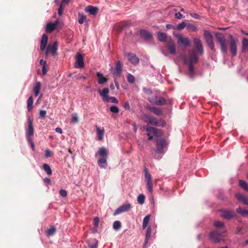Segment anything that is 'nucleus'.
Returning <instances> with one entry per match:
<instances>
[{
    "label": "nucleus",
    "instance_id": "nucleus-1",
    "mask_svg": "<svg viewBox=\"0 0 248 248\" xmlns=\"http://www.w3.org/2000/svg\"><path fill=\"white\" fill-rule=\"evenodd\" d=\"M141 119L146 123H149L155 126L164 127L166 124V122L163 119L158 120L151 115L144 114L142 115Z\"/></svg>",
    "mask_w": 248,
    "mask_h": 248
},
{
    "label": "nucleus",
    "instance_id": "nucleus-2",
    "mask_svg": "<svg viewBox=\"0 0 248 248\" xmlns=\"http://www.w3.org/2000/svg\"><path fill=\"white\" fill-rule=\"evenodd\" d=\"M97 155L101 158L98 160L97 164L101 168H105L107 165V157L108 155V152L105 148H101L99 149Z\"/></svg>",
    "mask_w": 248,
    "mask_h": 248
},
{
    "label": "nucleus",
    "instance_id": "nucleus-3",
    "mask_svg": "<svg viewBox=\"0 0 248 248\" xmlns=\"http://www.w3.org/2000/svg\"><path fill=\"white\" fill-rule=\"evenodd\" d=\"M225 232H220L218 230L212 231L209 234L210 239L214 243H218L221 242H224Z\"/></svg>",
    "mask_w": 248,
    "mask_h": 248
},
{
    "label": "nucleus",
    "instance_id": "nucleus-4",
    "mask_svg": "<svg viewBox=\"0 0 248 248\" xmlns=\"http://www.w3.org/2000/svg\"><path fill=\"white\" fill-rule=\"evenodd\" d=\"M169 142L165 139L159 138L156 140L155 152L158 154H164V150L167 148Z\"/></svg>",
    "mask_w": 248,
    "mask_h": 248
},
{
    "label": "nucleus",
    "instance_id": "nucleus-5",
    "mask_svg": "<svg viewBox=\"0 0 248 248\" xmlns=\"http://www.w3.org/2000/svg\"><path fill=\"white\" fill-rule=\"evenodd\" d=\"M216 38L220 46L221 51L225 53L227 50L226 40L224 35L221 33H217L215 34Z\"/></svg>",
    "mask_w": 248,
    "mask_h": 248
},
{
    "label": "nucleus",
    "instance_id": "nucleus-6",
    "mask_svg": "<svg viewBox=\"0 0 248 248\" xmlns=\"http://www.w3.org/2000/svg\"><path fill=\"white\" fill-rule=\"evenodd\" d=\"M220 217L227 220H231L237 216L236 213L233 210L222 209L220 210Z\"/></svg>",
    "mask_w": 248,
    "mask_h": 248
},
{
    "label": "nucleus",
    "instance_id": "nucleus-7",
    "mask_svg": "<svg viewBox=\"0 0 248 248\" xmlns=\"http://www.w3.org/2000/svg\"><path fill=\"white\" fill-rule=\"evenodd\" d=\"M176 37L177 38V44L180 46L187 47L190 46V41L187 37H184L182 34H177Z\"/></svg>",
    "mask_w": 248,
    "mask_h": 248
},
{
    "label": "nucleus",
    "instance_id": "nucleus-8",
    "mask_svg": "<svg viewBox=\"0 0 248 248\" xmlns=\"http://www.w3.org/2000/svg\"><path fill=\"white\" fill-rule=\"evenodd\" d=\"M204 37L209 47L212 50H214L215 44L213 42V38L210 31L207 30H205L204 31Z\"/></svg>",
    "mask_w": 248,
    "mask_h": 248
},
{
    "label": "nucleus",
    "instance_id": "nucleus-9",
    "mask_svg": "<svg viewBox=\"0 0 248 248\" xmlns=\"http://www.w3.org/2000/svg\"><path fill=\"white\" fill-rule=\"evenodd\" d=\"M58 49V45L57 42H55L53 45H49L46 48V55H51L55 57L57 55Z\"/></svg>",
    "mask_w": 248,
    "mask_h": 248
},
{
    "label": "nucleus",
    "instance_id": "nucleus-10",
    "mask_svg": "<svg viewBox=\"0 0 248 248\" xmlns=\"http://www.w3.org/2000/svg\"><path fill=\"white\" fill-rule=\"evenodd\" d=\"M145 178L147 182V187L150 193L153 192V181L151 175L149 173L147 168L144 169Z\"/></svg>",
    "mask_w": 248,
    "mask_h": 248
},
{
    "label": "nucleus",
    "instance_id": "nucleus-11",
    "mask_svg": "<svg viewBox=\"0 0 248 248\" xmlns=\"http://www.w3.org/2000/svg\"><path fill=\"white\" fill-rule=\"evenodd\" d=\"M150 102L157 105L163 106L166 104L167 101L161 96H154L148 99Z\"/></svg>",
    "mask_w": 248,
    "mask_h": 248
},
{
    "label": "nucleus",
    "instance_id": "nucleus-12",
    "mask_svg": "<svg viewBox=\"0 0 248 248\" xmlns=\"http://www.w3.org/2000/svg\"><path fill=\"white\" fill-rule=\"evenodd\" d=\"M193 43L198 54L201 56L202 55L204 51L201 40L199 38H194Z\"/></svg>",
    "mask_w": 248,
    "mask_h": 248
},
{
    "label": "nucleus",
    "instance_id": "nucleus-13",
    "mask_svg": "<svg viewBox=\"0 0 248 248\" xmlns=\"http://www.w3.org/2000/svg\"><path fill=\"white\" fill-rule=\"evenodd\" d=\"M132 208V205L130 203H126L123 204L118 207L114 213V215H119L123 212H125L129 211Z\"/></svg>",
    "mask_w": 248,
    "mask_h": 248
},
{
    "label": "nucleus",
    "instance_id": "nucleus-14",
    "mask_svg": "<svg viewBox=\"0 0 248 248\" xmlns=\"http://www.w3.org/2000/svg\"><path fill=\"white\" fill-rule=\"evenodd\" d=\"M230 47L232 55L233 57L235 56L237 54V45L235 40L232 35L230 36Z\"/></svg>",
    "mask_w": 248,
    "mask_h": 248
},
{
    "label": "nucleus",
    "instance_id": "nucleus-15",
    "mask_svg": "<svg viewBox=\"0 0 248 248\" xmlns=\"http://www.w3.org/2000/svg\"><path fill=\"white\" fill-rule=\"evenodd\" d=\"M146 130L149 132V134H153L156 137H161L163 135V133L162 130L157 129L154 127L147 126Z\"/></svg>",
    "mask_w": 248,
    "mask_h": 248
},
{
    "label": "nucleus",
    "instance_id": "nucleus-16",
    "mask_svg": "<svg viewBox=\"0 0 248 248\" xmlns=\"http://www.w3.org/2000/svg\"><path fill=\"white\" fill-rule=\"evenodd\" d=\"M28 128L26 132L27 137H31L33 135L34 129L33 127V120L30 117L28 118Z\"/></svg>",
    "mask_w": 248,
    "mask_h": 248
},
{
    "label": "nucleus",
    "instance_id": "nucleus-17",
    "mask_svg": "<svg viewBox=\"0 0 248 248\" xmlns=\"http://www.w3.org/2000/svg\"><path fill=\"white\" fill-rule=\"evenodd\" d=\"M167 48L170 54L174 55L176 53V46L174 41L171 39H169L167 43Z\"/></svg>",
    "mask_w": 248,
    "mask_h": 248
},
{
    "label": "nucleus",
    "instance_id": "nucleus-18",
    "mask_svg": "<svg viewBox=\"0 0 248 248\" xmlns=\"http://www.w3.org/2000/svg\"><path fill=\"white\" fill-rule=\"evenodd\" d=\"M85 11L89 13L91 15L95 16L98 12V8L92 5H89L85 8Z\"/></svg>",
    "mask_w": 248,
    "mask_h": 248
},
{
    "label": "nucleus",
    "instance_id": "nucleus-19",
    "mask_svg": "<svg viewBox=\"0 0 248 248\" xmlns=\"http://www.w3.org/2000/svg\"><path fill=\"white\" fill-rule=\"evenodd\" d=\"M59 23L58 20H56L54 23L49 22L46 25V30L47 32H51L56 28Z\"/></svg>",
    "mask_w": 248,
    "mask_h": 248
},
{
    "label": "nucleus",
    "instance_id": "nucleus-20",
    "mask_svg": "<svg viewBox=\"0 0 248 248\" xmlns=\"http://www.w3.org/2000/svg\"><path fill=\"white\" fill-rule=\"evenodd\" d=\"M48 41V37L45 33L43 34L40 42V48L41 50L44 51Z\"/></svg>",
    "mask_w": 248,
    "mask_h": 248
},
{
    "label": "nucleus",
    "instance_id": "nucleus-21",
    "mask_svg": "<svg viewBox=\"0 0 248 248\" xmlns=\"http://www.w3.org/2000/svg\"><path fill=\"white\" fill-rule=\"evenodd\" d=\"M140 35L145 40H150L152 38V34L149 31L145 30H141L140 31Z\"/></svg>",
    "mask_w": 248,
    "mask_h": 248
},
{
    "label": "nucleus",
    "instance_id": "nucleus-22",
    "mask_svg": "<svg viewBox=\"0 0 248 248\" xmlns=\"http://www.w3.org/2000/svg\"><path fill=\"white\" fill-rule=\"evenodd\" d=\"M235 197L238 201L243 202L244 204L248 205V198L243 194L238 193L236 194Z\"/></svg>",
    "mask_w": 248,
    "mask_h": 248
},
{
    "label": "nucleus",
    "instance_id": "nucleus-23",
    "mask_svg": "<svg viewBox=\"0 0 248 248\" xmlns=\"http://www.w3.org/2000/svg\"><path fill=\"white\" fill-rule=\"evenodd\" d=\"M127 57L128 60L130 62H139V59L136 55L134 53H130L126 55Z\"/></svg>",
    "mask_w": 248,
    "mask_h": 248
},
{
    "label": "nucleus",
    "instance_id": "nucleus-24",
    "mask_svg": "<svg viewBox=\"0 0 248 248\" xmlns=\"http://www.w3.org/2000/svg\"><path fill=\"white\" fill-rule=\"evenodd\" d=\"M152 232V228L151 226H149L147 228V232L145 235V239L144 241V243L143 244L144 248H145L146 245L147 244L148 242V240L151 236Z\"/></svg>",
    "mask_w": 248,
    "mask_h": 248
},
{
    "label": "nucleus",
    "instance_id": "nucleus-25",
    "mask_svg": "<svg viewBox=\"0 0 248 248\" xmlns=\"http://www.w3.org/2000/svg\"><path fill=\"white\" fill-rule=\"evenodd\" d=\"M198 57L195 50H193L190 54L189 62H198Z\"/></svg>",
    "mask_w": 248,
    "mask_h": 248
},
{
    "label": "nucleus",
    "instance_id": "nucleus-26",
    "mask_svg": "<svg viewBox=\"0 0 248 248\" xmlns=\"http://www.w3.org/2000/svg\"><path fill=\"white\" fill-rule=\"evenodd\" d=\"M109 92V90L108 88H104L102 91H99L100 95L103 97V100L104 101L108 97V94Z\"/></svg>",
    "mask_w": 248,
    "mask_h": 248
},
{
    "label": "nucleus",
    "instance_id": "nucleus-27",
    "mask_svg": "<svg viewBox=\"0 0 248 248\" xmlns=\"http://www.w3.org/2000/svg\"><path fill=\"white\" fill-rule=\"evenodd\" d=\"M97 77L98 78V82L99 84H103L106 83L108 80V79L104 77L100 72L97 73Z\"/></svg>",
    "mask_w": 248,
    "mask_h": 248
},
{
    "label": "nucleus",
    "instance_id": "nucleus-28",
    "mask_svg": "<svg viewBox=\"0 0 248 248\" xmlns=\"http://www.w3.org/2000/svg\"><path fill=\"white\" fill-rule=\"evenodd\" d=\"M149 109L152 111L155 114L157 115V116H160L162 115L163 114V112L159 108L154 107H150L149 108Z\"/></svg>",
    "mask_w": 248,
    "mask_h": 248
},
{
    "label": "nucleus",
    "instance_id": "nucleus-29",
    "mask_svg": "<svg viewBox=\"0 0 248 248\" xmlns=\"http://www.w3.org/2000/svg\"><path fill=\"white\" fill-rule=\"evenodd\" d=\"M157 35L159 41L165 42L167 41V35L165 33L159 32L157 33Z\"/></svg>",
    "mask_w": 248,
    "mask_h": 248
},
{
    "label": "nucleus",
    "instance_id": "nucleus-30",
    "mask_svg": "<svg viewBox=\"0 0 248 248\" xmlns=\"http://www.w3.org/2000/svg\"><path fill=\"white\" fill-rule=\"evenodd\" d=\"M41 87V84L40 82H37L33 87V91L34 93V95L37 96L40 93V89Z\"/></svg>",
    "mask_w": 248,
    "mask_h": 248
},
{
    "label": "nucleus",
    "instance_id": "nucleus-31",
    "mask_svg": "<svg viewBox=\"0 0 248 248\" xmlns=\"http://www.w3.org/2000/svg\"><path fill=\"white\" fill-rule=\"evenodd\" d=\"M122 70V65L121 63H117L116 68L114 70V74L117 76H120Z\"/></svg>",
    "mask_w": 248,
    "mask_h": 248
},
{
    "label": "nucleus",
    "instance_id": "nucleus-32",
    "mask_svg": "<svg viewBox=\"0 0 248 248\" xmlns=\"http://www.w3.org/2000/svg\"><path fill=\"white\" fill-rule=\"evenodd\" d=\"M237 213L243 217L248 216V210L238 207L236 210Z\"/></svg>",
    "mask_w": 248,
    "mask_h": 248
},
{
    "label": "nucleus",
    "instance_id": "nucleus-33",
    "mask_svg": "<svg viewBox=\"0 0 248 248\" xmlns=\"http://www.w3.org/2000/svg\"><path fill=\"white\" fill-rule=\"evenodd\" d=\"M96 131L98 140H103L104 134V129H101L99 127L96 126Z\"/></svg>",
    "mask_w": 248,
    "mask_h": 248
},
{
    "label": "nucleus",
    "instance_id": "nucleus-34",
    "mask_svg": "<svg viewBox=\"0 0 248 248\" xmlns=\"http://www.w3.org/2000/svg\"><path fill=\"white\" fill-rule=\"evenodd\" d=\"M33 100L32 96H30L27 100V109L30 112L32 110Z\"/></svg>",
    "mask_w": 248,
    "mask_h": 248
},
{
    "label": "nucleus",
    "instance_id": "nucleus-35",
    "mask_svg": "<svg viewBox=\"0 0 248 248\" xmlns=\"http://www.w3.org/2000/svg\"><path fill=\"white\" fill-rule=\"evenodd\" d=\"M41 65H42V75L43 76H45L47 71L48 70L49 67L47 65V63H40Z\"/></svg>",
    "mask_w": 248,
    "mask_h": 248
},
{
    "label": "nucleus",
    "instance_id": "nucleus-36",
    "mask_svg": "<svg viewBox=\"0 0 248 248\" xmlns=\"http://www.w3.org/2000/svg\"><path fill=\"white\" fill-rule=\"evenodd\" d=\"M43 168L44 169V170L46 172V173L50 175L51 174H52V170L50 167V166L47 164H46V163H45L44 164L43 166Z\"/></svg>",
    "mask_w": 248,
    "mask_h": 248
},
{
    "label": "nucleus",
    "instance_id": "nucleus-37",
    "mask_svg": "<svg viewBox=\"0 0 248 248\" xmlns=\"http://www.w3.org/2000/svg\"><path fill=\"white\" fill-rule=\"evenodd\" d=\"M150 217H151V215H148L144 217L143 220V223H142L143 229H145L147 227V226L149 222Z\"/></svg>",
    "mask_w": 248,
    "mask_h": 248
},
{
    "label": "nucleus",
    "instance_id": "nucleus-38",
    "mask_svg": "<svg viewBox=\"0 0 248 248\" xmlns=\"http://www.w3.org/2000/svg\"><path fill=\"white\" fill-rule=\"evenodd\" d=\"M188 67L189 70V75L190 77H192L194 75V66L193 63H188Z\"/></svg>",
    "mask_w": 248,
    "mask_h": 248
},
{
    "label": "nucleus",
    "instance_id": "nucleus-39",
    "mask_svg": "<svg viewBox=\"0 0 248 248\" xmlns=\"http://www.w3.org/2000/svg\"><path fill=\"white\" fill-rule=\"evenodd\" d=\"M239 184V186L245 190L248 191V185L246 181L244 180H240Z\"/></svg>",
    "mask_w": 248,
    "mask_h": 248
},
{
    "label": "nucleus",
    "instance_id": "nucleus-40",
    "mask_svg": "<svg viewBox=\"0 0 248 248\" xmlns=\"http://www.w3.org/2000/svg\"><path fill=\"white\" fill-rule=\"evenodd\" d=\"M56 232V229L54 227H51L46 231V234L48 236H52Z\"/></svg>",
    "mask_w": 248,
    "mask_h": 248
},
{
    "label": "nucleus",
    "instance_id": "nucleus-41",
    "mask_svg": "<svg viewBox=\"0 0 248 248\" xmlns=\"http://www.w3.org/2000/svg\"><path fill=\"white\" fill-rule=\"evenodd\" d=\"M86 18V16L84 15L79 14L78 16V23L80 24H83L84 20H85Z\"/></svg>",
    "mask_w": 248,
    "mask_h": 248
},
{
    "label": "nucleus",
    "instance_id": "nucleus-42",
    "mask_svg": "<svg viewBox=\"0 0 248 248\" xmlns=\"http://www.w3.org/2000/svg\"><path fill=\"white\" fill-rule=\"evenodd\" d=\"M104 101L108 102H110L113 103H118V100L115 97H113V96H108Z\"/></svg>",
    "mask_w": 248,
    "mask_h": 248
},
{
    "label": "nucleus",
    "instance_id": "nucleus-43",
    "mask_svg": "<svg viewBox=\"0 0 248 248\" xmlns=\"http://www.w3.org/2000/svg\"><path fill=\"white\" fill-rule=\"evenodd\" d=\"M121 227V223L119 221H115L113 224V228L115 230H118Z\"/></svg>",
    "mask_w": 248,
    "mask_h": 248
},
{
    "label": "nucleus",
    "instance_id": "nucleus-44",
    "mask_svg": "<svg viewBox=\"0 0 248 248\" xmlns=\"http://www.w3.org/2000/svg\"><path fill=\"white\" fill-rule=\"evenodd\" d=\"M75 62H83V56L82 54L78 53L75 56Z\"/></svg>",
    "mask_w": 248,
    "mask_h": 248
},
{
    "label": "nucleus",
    "instance_id": "nucleus-45",
    "mask_svg": "<svg viewBox=\"0 0 248 248\" xmlns=\"http://www.w3.org/2000/svg\"><path fill=\"white\" fill-rule=\"evenodd\" d=\"M145 198V197L143 194H140L138 197V202L140 204H143L144 202Z\"/></svg>",
    "mask_w": 248,
    "mask_h": 248
},
{
    "label": "nucleus",
    "instance_id": "nucleus-46",
    "mask_svg": "<svg viewBox=\"0 0 248 248\" xmlns=\"http://www.w3.org/2000/svg\"><path fill=\"white\" fill-rule=\"evenodd\" d=\"M127 81L129 83H134L135 82V78L132 74H129L127 77Z\"/></svg>",
    "mask_w": 248,
    "mask_h": 248
},
{
    "label": "nucleus",
    "instance_id": "nucleus-47",
    "mask_svg": "<svg viewBox=\"0 0 248 248\" xmlns=\"http://www.w3.org/2000/svg\"><path fill=\"white\" fill-rule=\"evenodd\" d=\"M214 226L216 228H221L224 226V223L220 221H215L214 222Z\"/></svg>",
    "mask_w": 248,
    "mask_h": 248
},
{
    "label": "nucleus",
    "instance_id": "nucleus-48",
    "mask_svg": "<svg viewBox=\"0 0 248 248\" xmlns=\"http://www.w3.org/2000/svg\"><path fill=\"white\" fill-rule=\"evenodd\" d=\"M71 122L74 123H78V118L76 113H73L72 114Z\"/></svg>",
    "mask_w": 248,
    "mask_h": 248
},
{
    "label": "nucleus",
    "instance_id": "nucleus-49",
    "mask_svg": "<svg viewBox=\"0 0 248 248\" xmlns=\"http://www.w3.org/2000/svg\"><path fill=\"white\" fill-rule=\"evenodd\" d=\"M99 218L97 217H95L93 218V222L94 224V226L95 229H97L98 227L99 223Z\"/></svg>",
    "mask_w": 248,
    "mask_h": 248
},
{
    "label": "nucleus",
    "instance_id": "nucleus-50",
    "mask_svg": "<svg viewBox=\"0 0 248 248\" xmlns=\"http://www.w3.org/2000/svg\"><path fill=\"white\" fill-rule=\"evenodd\" d=\"M186 27L189 30L192 31H196L197 30V28L191 23L186 24Z\"/></svg>",
    "mask_w": 248,
    "mask_h": 248
},
{
    "label": "nucleus",
    "instance_id": "nucleus-51",
    "mask_svg": "<svg viewBox=\"0 0 248 248\" xmlns=\"http://www.w3.org/2000/svg\"><path fill=\"white\" fill-rule=\"evenodd\" d=\"M110 111L114 113H117L119 111V108L115 106H112L110 108Z\"/></svg>",
    "mask_w": 248,
    "mask_h": 248
},
{
    "label": "nucleus",
    "instance_id": "nucleus-52",
    "mask_svg": "<svg viewBox=\"0 0 248 248\" xmlns=\"http://www.w3.org/2000/svg\"><path fill=\"white\" fill-rule=\"evenodd\" d=\"M186 26V24L184 21H183L181 23L178 24L177 29L179 30H181L185 28V27Z\"/></svg>",
    "mask_w": 248,
    "mask_h": 248
},
{
    "label": "nucleus",
    "instance_id": "nucleus-53",
    "mask_svg": "<svg viewBox=\"0 0 248 248\" xmlns=\"http://www.w3.org/2000/svg\"><path fill=\"white\" fill-rule=\"evenodd\" d=\"M45 156L46 158L51 157L52 155L53 152L49 149H46L45 152Z\"/></svg>",
    "mask_w": 248,
    "mask_h": 248
},
{
    "label": "nucleus",
    "instance_id": "nucleus-54",
    "mask_svg": "<svg viewBox=\"0 0 248 248\" xmlns=\"http://www.w3.org/2000/svg\"><path fill=\"white\" fill-rule=\"evenodd\" d=\"M60 194L63 197H66L67 195V193L65 190L62 189L60 190Z\"/></svg>",
    "mask_w": 248,
    "mask_h": 248
},
{
    "label": "nucleus",
    "instance_id": "nucleus-55",
    "mask_svg": "<svg viewBox=\"0 0 248 248\" xmlns=\"http://www.w3.org/2000/svg\"><path fill=\"white\" fill-rule=\"evenodd\" d=\"M46 110H41L39 112V117L44 118L46 115Z\"/></svg>",
    "mask_w": 248,
    "mask_h": 248
},
{
    "label": "nucleus",
    "instance_id": "nucleus-56",
    "mask_svg": "<svg viewBox=\"0 0 248 248\" xmlns=\"http://www.w3.org/2000/svg\"><path fill=\"white\" fill-rule=\"evenodd\" d=\"M98 246V241H95V242L94 244L90 243L89 244V248H97Z\"/></svg>",
    "mask_w": 248,
    "mask_h": 248
},
{
    "label": "nucleus",
    "instance_id": "nucleus-57",
    "mask_svg": "<svg viewBox=\"0 0 248 248\" xmlns=\"http://www.w3.org/2000/svg\"><path fill=\"white\" fill-rule=\"evenodd\" d=\"M84 66V63H75L74 67L76 68H81Z\"/></svg>",
    "mask_w": 248,
    "mask_h": 248
},
{
    "label": "nucleus",
    "instance_id": "nucleus-58",
    "mask_svg": "<svg viewBox=\"0 0 248 248\" xmlns=\"http://www.w3.org/2000/svg\"><path fill=\"white\" fill-rule=\"evenodd\" d=\"M175 16L177 19H180L183 17V15L180 12H177L175 14Z\"/></svg>",
    "mask_w": 248,
    "mask_h": 248
},
{
    "label": "nucleus",
    "instance_id": "nucleus-59",
    "mask_svg": "<svg viewBox=\"0 0 248 248\" xmlns=\"http://www.w3.org/2000/svg\"><path fill=\"white\" fill-rule=\"evenodd\" d=\"M143 90L144 92L147 94H151L152 93V91L150 89H147L144 88L143 89Z\"/></svg>",
    "mask_w": 248,
    "mask_h": 248
},
{
    "label": "nucleus",
    "instance_id": "nucleus-60",
    "mask_svg": "<svg viewBox=\"0 0 248 248\" xmlns=\"http://www.w3.org/2000/svg\"><path fill=\"white\" fill-rule=\"evenodd\" d=\"M190 15L193 18L195 19H200V16L197 13H192L190 14Z\"/></svg>",
    "mask_w": 248,
    "mask_h": 248
},
{
    "label": "nucleus",
    "instance_id": "nucleus-61",
    "mask_svg": "<svg viewBox=\"0 0 248 248\" xmlns=\"http://www.w3.org/2000/svg\"><path fill=\"white\" fill-rule=\"evenodd\" d=\"M124 107L125 109H130V106H129V103L127 102H125L124 104Z\"/></svg>",
    "mask_w": 248,
    "mask_h": 248
},
{
    "label": "nucleus",
    "instance_id": "nucleus-62",
    "mask_svg": "<svg viewBox=\"0 0 248 248\" xmlns=\"http://www.w3.org/2000/svg\"><path fill=\"white\" fill-rule=\"evenodd\" d=\"M55 131L56 132L62 134V129L59 127H57L55 129Z\"/></svg>",
    "mask_w": 248,
    "mask_h": 248
},
{
    "label": "nucleus",
    "instance_id": "nucleus-63",
    "mask_svg": "<svg viewBox=\"0 0 248 248\" xmlns=\"http://www.w3.org/2000/svg\"><path fill=\"white\" fill-rule=\"evenodd\" d=\"M62 5H61L60 6L59 8L58 9V15L59 16H61L62 15Z\"/></svg>",
    "mask_w": 248,
    "mask_h": 248
},
{
    "label": "nucleus",
    "instance_id": "nucleus-64",
    "mask_svg": "<svg viewBox=\"0 0 248 248\" xmlns=\"http://www.w3.org/2000/svg\"><path fill=\"white\" fill-rule=\"evenodd\" d=\"M147 136H148V140H153V137L151 135L152 134H149V132H147Z\"/></svg>",
    "mask_w": 248,
    "mask_h": 248
}]
</instances>
